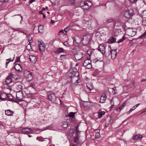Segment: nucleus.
Here are the masks:
<instances>
[{
	"mask_svg": "<svg viewBox=\"0 0 146 146\" xmlns=\"http://www.w3.org/2000/svg\"><path fill=\"white\" fill-rule=\"evenodd\" d=\"M78 47H76L74 48L72 50V52L75 56V59L76 60H81L83 57V55L80 52H77L76 51V50Z\"/></svg>",
	"mask_w": 146,
	"mask_h": 146,
	"instance_id": "nucleus-1",
	"label": "nucleus"
},
{
	"mask_svg": "<svg viewBox=\"0 0 146 146\" xmlns=\"http://www.w3.org/2000/svg\"><path fill=\"white\" fill-rule=\"evenodd\" d=\"M92 38V36L90 35H86L84 36L82 40V42L83 44L87 45L91 41Z\"/></svg>",
	"mask_w": 146,
	"mask_h": 146,
	"instance_id": "nucleus-2",
	"label": "nucleus"
},
{
	"mask_svg": "<svg viewBox=\"0 0 146 146\" xmlns=\"http://www.w3.org/2000/svg\"><path fill=\"white\" fill-rule=\"evenodd\" d=\"M24 75L28 82L31 81L33 79L32 73L30 71L25 70L24 72Z\"/></svg>",
	"mask_w": 146,
	"mask_h": 146,
	"instance_id": "nucleus-3",
	"label": "nucleus"
},
{
	"mask_svg": "<svg viewBox=\"0 0 146 146\" xmlns=\"http://www.w3.org/2000/svg\"><path fill=\"white\" fill-rule=\"evenodd\" d=\"M48 99L53 102H55L58 99V98L54 94L51 92L48 93Z\"/></svg>",
	"mask_w": 146,
	"mask_h": 146,
	"instance_id": "nucleus-4",
	"label": "nucleus"
},
{
	"mask_svg": "<svg viewBox=\"0 0 146 146\" xmlns=\"http://www.w3.org/2000/svg\"><path fill=\"white\" fill-rule=\"evenodd\" d=\"M10 101L13 102H19L15 99H13V98L15 96L16 92L15 91L11 89L10 87Z\"/></svg>",
	"mask_w": 146,
	"mask_h": 146,
	"instance_id": "nucleus-5",
	"label": "nucleus"
},
{
	"mask_svg": "<svg viewBox=\"0 0 146 146\" xmlns=\"http://www.w3.org/2000/svg\"><path fill=\"white\" fill-rule=\"evenodd\" d=\"M134 13L133 10L131 9L125 11L124 13V17L126 18H129L133 15Z\"/></svg>",
	"mask_w": 146,
	"mask_h": 146,
	"instance_id": "nucleus-6",
	"label": "nucleus"
},
{
	"mask_svg": "<svg viewBox=\"0 0 146 146\" xmlns=\"http://www.w3.org/2000/svg\"><path fill=\"white\" fill-rule=\"evenodd\" d=\"M16 96L17 101L19 100V102L23 101V98L24 97L23 93L22 91H19L17 92L16 94Z\"/></svg>",
	"mask_w": 146,
	"mask_h": 146,
	"instance_id": "nucleus-7",
	"label": "nucleus"
},
{
	"mask_svg": "<svg viewBox=\"0 0 146 146\" xmlns=\"http://www.w3.org/2000/svg\"><path fill=\"white\" fill-rule=\"evenodd\" d=\"M126 33L127 35L131 36H133L136 33V31L130 28H128L126 30Z\"/></svg>",
	"mask_w": 146,
	"mask_h": 146,
	"instance_id": "nucleus-8",
	"label": "nucleus"
},
{
	"mask_svg": "<svg viewBox=\"0 0 146 146\" xmlns=\"http://www.w3.org/2000/svg\"><path fill=\"white\" fill-rule=\"evenodd\" d=\"M116 50H110V51L108 52L107 55H108L109 56L110 55L111 58L113 59L116 57V56L117 53Z\"/></svg>",
	"mask_w": 146,
	"mask_h": 146,
	"instance_id": "nucleus-9",
	"label": "nucleus"
},
{
	"mask_svg": "<svg viewBox=\"0 0 146 146\" xmlns=\"http://www.w3.org/2000/svg\"><path fill=\"white\" fill-rule=\"evenodd\" d=\"M9 76H7L5 81L4 82L3 86V88L5 89L9 88Z\"/></svg>",
	"mask_w": 146,
	"mask_h": 146,
	"instance_id": "nucleus-10",
	"label": "nucleus"
},
{
	"mask_svg": "<svg viewBox=\"0 0 146 146\" xmlns=\"http://www.w3.org/2000/svg\"><path fill=\"white\" fill-rule=\"evenodd\" d=\"M38 43L39 50L41 52H43L45 50V44L41 42H38Z\"/></svg>",
	"mask_w": 146,
	"mask_h": 146,
	"instance_id": "nucleus-11",
	"label": "nucleus"
},
{
	"mask_svg": "<svg viewBox=\"0 0 146 146\" xmlns=\"http://www.w3.org/2000/svg\"><path fill=\"white\" fill-rule=\"evenodd\" d=\"M32 130L31 128L28 127H25L22 129V132L23 134H28L32 133Z\"/></svg>",
	"mask_w": 146,
	"mask_h": 146,
	"instance_id": "nucleus-12",
	"label": "nucleus"
},
{
	"mask_svg": "<svg viewBox=\"0 0 146 146\" xmlns=\"http://www.w3.org/2000/svg\"><path fill=\"white\" fill-rule=\"evenodd\" d=\"M84 6H83V9L86 10L88 9L92 5V3L90 2L86 1H85L84 4Z\"/></svg>",
	"mask_w": 146,
	"mask_h": 146,
	"instance_id": "nucleus-13",
	"label": "nucleus"
},
{
	"mask_svg": "<svg viewBox=\"0 0 146 146\" xmlns=\"http://www.w3.org/2000/svg\"><path fill=\"white\" fill-rule=\"evenodd\" d=\"M105 48L102 44L100 45L99 46L98 50L99 51L101 52V53L104 54L105 52Z\"/></svg>",
	"mask_w": 146,
	"mask_h": 146,
	"instance_id": "nucleus-14",
	"label": "nucleus"
},
{
	"mask_svg": "<svg viewBox=\"0 0 146 146\" xmlns=\"http://www.w3.org/2000/svg\"><path fill=\"white\" fill-rule=\"evenodd\" d=\"M9 94H6L5 93H2L0 94V100H5V99L9 96Z\"/></svg>",
	"mask_w": 146,
	"mask_h": 146,
	"instance_id": "nucleus-15",
	"label": "nucleus"
},
{
	"mask_svg": "<svg viewBox=\"0 0 146 146\" xmlns=\"http://www.w3.org/2000/svg\"><path fill=\"white\" fill-rule=\"evenodd\" d=\"M10 83L14 82L15 80L17 79L15 78V76H16L13 73L10 74Z\"/></svg>",
	"mask_w": 146,
	"mask_h": 146,
	"instance_id": "nucleus-16",
	"label": "nucleus"
},
{
	"mask_svg": "<svg viewBox=\"0 0 146 146\" xmlns=\"http://www.w3.org/2000/svg\"><path fill=\"white\" fill-rule=\"evenodd\" d=\"M29 58L32 63H35L36 61V58L35 56L30 55L29 56Z\"/></svg>",
	"mask_w": 146,
	"mask_h": 146,
	"instance_id": "nucleus-17",
	"label": "nucleus"
},
{
	"mask_svg": "<svg viewBox=\"0 0 146 146\" xmlns=\"http://www.w3.org/2000/svg\"><path fill=\"white\" fill-rule=\"evenodd\" d=\"M15 70L19 72H21L22 71V67L20 64H16L15 66Z\"/></svg>",
	"mask_w": 146,
	"mask_h": 146,
	"instance_id": "nucleus-18",
	"label": "nucleus"
},
{
	"mask_svg": "<svg viewBox=\"0 0 146 146\" xmlns=\"http://www.w3.org/2000/svg\"><path fill=\"white\" fill-rule=\"evenodd\" d=\"M143 137L142 135L139 134L137 135H133L132 137V139L133 140H136L141 139Z\"/></svg>",
	"mask_w": 146,
	"mask_h": 146,
	"instance_id": "nucleus-19",
	"label": "nucleus"
},
{
	"mask_svg": "<svg viewBox=\"0 0 146 146\" xmlns=\"http://www.w3.org/2000/svg\"><path fill=\"white\" fill-rule=\"evenodd\" d=\"M107 98L106 95L105 94L104 96H102L100 100V102L101 103H104L105 101Z\"/></svg>",
	"mask_w": 146,
	"mask_h": 146,
	"instance_id": "nucleus-20",
	"label": "nucleus"
},
{
	"mask_svg": "<svg viewBox=\"0 0 146 146\" xmlns=\"http://www.w3.org/2000/svg\"><path fill=\"white\" fill-rule=\"evenodd\" d=\"M74 129H71L68 132V134L70 137H72L74 135Z\"/></svg>",
	"mask_w": 146,
	"mask_h": 146,
	"instance_id": "nucleus-21",
	"label": "nucleus"
},
{
	"mask_svg": "<svg viewBox=\"0 0 146 146\" xmlns=\"http://www.w3.org/2000/svg\"><path fill=\"white\" fill-rule=\"evenodd\" d=\"M28 41L29 42V43L27 46V48L29 46L31 47V44L33 42V37L31 35H29L28 36Z\"/></svg>",
	"mask_w": 146,
	"mask_h": 146,
	"instance_id": "nucleus-22",
	"label": "nucleus"
},
{
	"mask_svg": "<svg viewBox=\"0 0 146 146\" xmlns=\"http://www.w3.org/2000/svg\"><path fill=\"white\" fill-rule=\"evenodd\" d=\"M116 40V38L113 37H112L110 38L108 41V42L110 43H112L115 42Z\"/></svg>",
	"mask_w": 146,
	"mask_h": 146,
	"instance_id": "nucleus-23",
	"label": "nucleus"
},
{
	"mask_svg": "<svg viewBox=\"0 0 146 146\" xmlns=\"http://www.w3.org/2000/svg\"><path fill=\"white\" fill-rule=\"evenodd\" d=\"M64 52V49L61 48H59L55 51V53H61Z\"/></svg>",
	"mask_w": 146,
	"mask_h": 146,
	"instance_id": "nucleus-24",
	"label": "nucleus"
},
{
	"mask_svg": "<svg viewBox=\"0 0 146 146\" xmlns=\"http://www.w3.org/2000/svg\"><path fill=\"white\" fill-rule=\"evenodd\" d=\"M44 27L42 25H40L38 28V31L39 33H43Z\"/></svg>",
	"mask_w": 146,
	"mask_h": 146,
	"instance_id": "nucleus-25",
	"label": "nucleus"
},
{
	"mask_svg": "<svg viewBox=\"0 0 146 146\" xmlns=\"http://www.w3.org/2000/svg\"><path fill=\"white\" fill-rule=\"evenodd\" d=\"M121 32L120 29H117L116 30L114 33V35L116 36H117L118 35L120 34Z\"/></svg>",
	"mask_w": 146,
	"mask_h": 146,
	"instance_id": "nucleus-26",
	"label": "nucleus"
},
{
	"mask_svg": "<svg viewBox=\"0 0 146 146\" xmlns=\"http://www.w3.org/2000/svg\"><path fill=\"white\" fill-rule=\"evenodd\" d=\"M105 112L104 111H101L100 112H99L98 113V117L99 118H100L102 117V116L104 115Z\"/></svg>",
	"mask_w": 146,
	"mask_h": 146,
	"instance_id": "nucleus-27",
	"label": "nucleus"
},
{
	"mask_svg": "<svg viewBox=\"0 0 146 146\" xmlns=\"http://www.w3.org/2000/svg\"><path fill=\"white\" fill-rule=\"evenodd\" d=\"M71 74L72 75V76H75L76 77H77L79 76V73L78 72H71Z\"/></svg>",
	"mask_w": 146,
	"mask_h": 146,
	"instance_id": "nucleus-28",
	"label": "nucleus"
},
{
	"mask_svg": "<svg viewBox=\"0 0 146 146\" xmlns=\"http://www.w3.org/2000/svg\"><path fill=\"white\" fill-rule=\"evenodd\" d=\"M80 137L79 135H77V136H76L74 139V142L76 143L77 141L78 140L79 138Z\"/></svg>",
	"mask_w": 146,
	"mask_h": 146,
	"instance_id": "nucleus-29",
	"label": "nucleus"
},
{
	"mask_svg": "<svg viewBox=\"0 0 146 146\" xmlns=\"http://www.w3.org/2000/svg\"><path fill=\"white\" fill-rule=\"evenodd\" d=\"M78 127H79V125H76L75 127V131H76V135H78V133L80 132V131H79L78 130Z\"/></svg>",
	"mask_w": 146,
	"mask_h": 146,
	"instance_id": "nucleus-30",
	"label": "nucleus"
},
{
	"mask_svg": "<svg viewBox=\"0 0 146 146\" xmlns=\"http://www.w3.org/2000/svg\"><path fill=\"white\" fill-rule=\"evenodd\" d=\"M125 38H126L125 37V36H123L121 38L119 39V41H117L116 42H117V43H119L121 42H123Z\"/></svg>",
	"mask_w": 146,
	"mask_h": 146,
	"instance_id": "nucleus-31",
	"label": "nucleus"
},
{
	"mask_svg": "<svg viewBox=\"0 0 146 146\" xmlns=\"http://www.w3.org/2000/svg\"><path fill=\"white\" fill-rule=\"evenodd\" d=\"M77 40H76V39L75 38H73V44L75 45H76V44H79L80 42V41L79 42L78 41H77Z\"/></svg>",
	"mask_w": 146,
	"mask_h": 146,
	"instance_id": "nucleus-32",
	"label": "nucleus"
},
{
	"mask_svg": "<svg viewBox=\"0 0 146 146\" xmlns=\"http://www.w3.org/2000/svg\"><path fill=\"white\" fill-rule=\"evenodd\" d=\"M87 87L88 89L90 91H91L94 89V87L93 86L90 85L88 84L87 86Z\"/></svg>",
	"mask_w": 146,
	"mask_h": 146,
	"instance_id": "nucleus-33",
	"label": "nucleus"
},
{
	"mask_svg": "<svg viewBox=\"0 0 146 146\" xmlns=\"http://www.w3.org/2000/svg\"><path fill=\"white\" fill-rule=\"evenodd\" d=\"M98 130H96V134L95 136L97 138H99L100 137V133Z\"/></svg>",
	"mask_w": 146,
	"mask_h": 146,
	"instance_id": "nucleus-34",
	"label": "nucleus"
},
{
	"mask_svg": "<svg viewBox=\"0 0 146 146\" xmlns=\"http://www.w3.org/2000/svg\"><path fill=\"white\" fill-rule=\"evenodd\" d=\"M146 37V31L139 36V38H143Z\"/></svg>",
	"mask_w": 146,
	"mask_h": 146,
	"instance_id": "nucleus-35",
	"label": "nucleus"
},
{
	"mask_svg": "<svg viewBox=\"0 0 146 146\" xmlns=\"http://www.w3.org/2000/svg\"><path fill=\"white\" fill-rule=\"evenodd\" d=\"M62 127L64 128H66L68 127V123L66 122H64L63 123Z\"/></svg>",
	"mask_w": 146,
	"mask_h": 146,
	"instance_id": "nucleus-36",
	"label": "nucleus"
},
{
	"mask_svg": "<svg viewBox=\"0 0 146 146\" xmlns=\"http://www.w3.org/2000/svg\"><path fill=\"white\" fill-rule=\"evenodd\" d=\"M86 67L88 69L91 68L92 67V66L91 63H88V65Z\"/></svg>",
	"mask_w": 146,
	"mask_h": 146,
	"instance_id": "nucleus-37",
	"label": "nucleus"
},
{
	"mask_svg": "<svg viewBox=\"0 0 146 146\" xmlns=\"http://www.w3.org/2000/svg\"><path fill=\"white\" fill-rule=\"evenodd\" d=\"M113 20L112 19H108L107 20L106 23L107 24H109L110 23H112L113 22Z\"/></svg>",
	"mask_w": 146,
	"mask_h": 146,
	"instance_id": "nucleus-38",
	"label": "nucleus"
},
{
	"mask_svg": "<svg viewBox=\"0 0 146 146\" xmlns=\"http://www.w3.org/2000/svg\"><path fill=\"white\" fill-rule=\"evenodd\" d=\"M13 30L15 31H17L18 32H21L23 33L24 34V32L22 31H21L20 30V28H18V29H13Z\"/></svg>",
	"mask_w": 146,
	"mask_h": 146,
	"instance_id": "nucleus-39",
	"label": "nucleus"
},
{
	"mask_svg": "<svg viewBox=\"0 0 146 146\" xmlns=\"http://www.w3.org/2000/svg\"><path fill=\"white\" fill-rule=\"evenodd\" d=\"M60 58L61 60L66 59V54L61 55Z\"/></svg>",
	"mask_w": 146,
	"mask_h": 146,
	"instance_id": "nucleus-40",
	"label": "nucleus"
},
{
	"mask_svg": "<svg viewBox=\"0 0 146 146\" xmlns=\"http://www.w3.org/2000/svg\"><path fill=\"white\" fill-rule=\"evenodd\" d=\"M36 139L39 141H43V139L41 137H38L36 138Z\"/></svg>",
	"mask_w": 146,
	"mask_h": 146,
	"instance_id": "nucleus-41",
	"label": "nucleus"
},
{
	"mask_svg": "<svg viewBox=\"0 0 146 146\" xmlns=\"http://www.w3.org/2000/svg\"><path fill=\"white\" fill-rule=\"evenodd\" d=\"M142 16L143 18H146V10L143 11Z\"/></svg>",
	"mask_w": 146,
	"mask_h": 146,
	"instance_id": "nucleus-42",
	"label": "nucleus"
},
{
	"mask_svg": "<svg viewBox=\"0 0 146 146\" xmlns=\"http://www.w3.org/2000/svg\"><path fill=\"white\" fill-rule=\"evenodd\" d=\"M71 29V27L70 26H68L66 27L64 29V30L66 31H68Z\"/></svg>",
	"mask_w": 146,
	"mask_h": 146,
	"instance_id": "nucleus-43",
	"label": "nucleus"
},
{
	"mask_svg": "<svg viewBox=\"0 0 146 146\" xmlns=\"http://www.w3.org/2000/svg\"><path fill=\"white\" fill-rule=\"evenodd\" d=\"M88 60H87L85 61V62L83 64V66H84L86 67L87 66V65H88V63H89L88 62Z\"/></svg>",
	"mask_w": 146,
	"mask_h": 146,
	"instance_id": "nucleus-44",
	"label": "nucleus"
},
{
	"mask_svg": "<svg viewBox=\"0 0 146 146\" xmlns=\"http://www.w3.org/2000/svg\"><path fill=\"white\" fill-rule=\"evenodd\" d=\"M101 60L100 59H97V58H96V59L94 60H93V61L94 63H96L98 61H102V60Z\"/></svg>",
	"mask_w": 146,
	"mask_h": 146,
	"instance_id": "nucleus-45",
	"label": "nucleus"
},
{
	"mask_svg": "<svg viewBox=\"0 0 146 146\" xmlns=\"http://www.w3.org/2000/svg\"><path fill=\"white\" fill-rule=\"evenodd\" d=\"M75 113L74 112H70V113L69 116L70 117H73L74 116Z\"/></svg>",
	"mask_w": 146,
	"mask_h": 146,
	"instance_id": "nucleus-46",
	"label": "nucleus"
},
{
	"mask_svg": "<svg viewBox=\"0 0 146 146\" xmlns=\"http://www.w3.org/2000/svg\"><path fill=\"white\" fill-rule=\"evenodd\" d=\"M5 114L7 116H9V110H7L5 111Z\"/></svg>",
	"mask_w": 146,
	"mask_h": 146,
	"instance_id": "nucleus-47",
	"label": "nucleus"
},
{
	"mask_svg": "<svg viewBox=\"0 0 146 146\" xmlns=\"http://www.w3.org/2000/svg\"><path fill=\"white\" fill-rule=\"evenodd\" d=\"M63 44L66 46H68L69 44L66 41L63 43Z\"/></svg>",
	"mask_w": 146,
	"mask_h": 146,
	"instance_id": "nucleus-48",
	"label": "nucleus"
},
{
	"mask_svg": "<svg viewBox=\"0 0 146 146\" xmlns=\"http://www.w3.org/2000/svg\"><path fill=\"white\" fill-rule=\"evenodd\" d=\"M85 3V1H82L80 3V5L82 7V8L83 9V6H84V4Z\"/></svg>",
	"mask_w": 146,
	"mask_h": 146,
	"instance_id": "nucleus-49",
	"label": "nucleus"
},
{
	"mask_svg": "<svg viewBox=\"0 0 146 146\" xmlns=\"http://www.w3.org/2000/svg\"><path fill=\"white\" fill-rule=\"evenodd\" d=\"M70 3L72 5H74V4L75 1L74 0H70Z\"/></svg>",
	"mask_w": 146,
	"mask_h": 146,
	"instance_id": "nucleus-50",
	"label": "nucleus"
},
{
	"mask_svg": "<svg viewBox=\"0 0 146 146\" xmlns=\"http://www.w3.org/2000/svg\"><path fill=\"white\" fill-rule=\"evenodd\" d=\"M87 53L88 54V55H89L90 56L92 54V52L90 50H88L87 51Z\"/></svg>",
	"mask_w": 146,
	"mask_h": 146,
	"instance_id": "nucleus-51",
	"label": "nucleus"
},
{
	"mask_svg": "<svg viewBox=\"0 0 146 146\" xmlns=\"http://www.w3.org/2000/svg\"><path fill=\"white\" fill-rule=\"evenodd\" d=\"M134 109L133 108L130 109L127 112V114H129Z\"/></svg>",
	"mask_w": 146,
	"mask_h": 146,
	"instance_id": "nucleus-52",
	"label": "nucleus"
},
{
	"mask_svg": "<svg viewBox=\"0 0 146 146\" xmlns=\"http://www.w3.org/2000/svg\"><path fill=\"white\" fill-rule=\"evenodd\" d=\"M14 113V111L10 110V116H12Z\"/></svg>",
	"mask_w": 146,
	"mask_h": 146,
	"instance_id": "nucleus-53",
	"label": "nucleus"
},
{
	"mask_svg": "<svg viewBox=\"0 0 146 146\" xmlns=\"http://www.w3.org/2000/svg\"><path fill=\"white\" fill-rule=\"evenodd\" d=\"M72 72H78L77 69L76 68H74L72 71Z\"/></svg>",
	"mask_w": 146,
	"mask_h": 146,
	"instance_id": "nucleus-54",
	"label": "nucleus"
},
{
	"mask_svg": "<svg viewBox=\"0 0 146 146\" xmlns=\"http://www.w3.org/2000/svg\"><path fill=\"white\" fill-rule=\"evenodd\" d=\"M122 108H121V107L120 106L117 109V110L118 111H121L122 109Z\"/></svg>",
	"mask_w": 146,
	"mask_h": 146,
	"instance_id": "nucleus-55",
	"label": "nucleus"
},
{
	"mask_svg": "<svg viewBox=\"0 0 146 146\" xmlns=\"http://www.w3.org/2000/svg\"><path fill=\"white\" fill-rule=\"evenodd\" d=\"M131 3H135L136 2L137 0H129Z\"/></svg>",
	"mask_w": 146,
	"mask_h": 146,
	"instance_id": "nucleus-56",
	"label": "nucleus"
},
{
	"mask_svg": "<svg viewBox=\"0 0 146 146\" xmlns=\"http://www.w3.org/2000/svg\"><path fill=\"white\" fill-rule=\"evenodd\" d=\"M9 0H0V2H6L8 1Z\"/></svg>",
	"mask_w": 146,
	"mask_h": 146,
	"instance_id": "nucleus-57",
	"label": "nucleus"
},
{
	"mask_svg": "<svg viewBox=\"0 0 146 146\" xmlns=\"http://www.w3.org/2000/svg\"><path fill=\"white\" fill-rule=\"evenodd\" d=\"M125 102H124V103L122 104L120 106V107H121V108H122V109L125 106Z\"/></svg>",
	"mask_w": 146,
	"mask_h": 146,
	"instance_id": "nucleus-58",
	"label": "nucleus"
},
{
	"mask_svg": "<svg viewBox=\"0 0 146 146\" xmlns=\"http://www.w3.org/2000/svg\"><path fill=\"white\" fill-rule=\"evenodd\" d=\"M9 61H7L6 62V65H5L6 68L7 67L8 64H9Z\"/></svg>",
	"mask_w": 146,
	"mask_h": 146,
	"instance_id": "nucleus-59",
	"label": "nucleus"
},
{
	"mask_svg": "<svg viewBox=\"0 0 146 146\" xmlns=\"http://www.w3.org/2000/svg\"><path fill=\"white\" fill-rule=\"evenodd\" d=\"M67 31H65L64 30L63 31V33L64 35H66Z\"/></svg>",
	"mask_w": 146,
	"mask_h": 146,
	"instance_id": "nucleus-60",
	"label": "nucleus"
},
{
	"mask_svg": "<svg viewBox=\"0 0 146 146\" xmlns=\"http://www.w3.org/2000/svg\"><path fill=\"white\" fill-rule=\"evenodd\" d=\"M48 129L46 127H44L43 128V130H40V131H42L44 130H46Z\"/></svg>",
	"mask_w": 146,
	"mask_h": 146,
	"instance_id": "nucleus-61",
	"label": "nucleus"
},
{
	"mask_svg": "<svg viewBox=\"0 0 146 146\" xmlns=\"http://www.w3.org/2000/svg\"><path fill=\"white\" fill-rule=\"evenodd\" d=\"M80 82V80L79 79H78L76 80V83H78Z\"/></svg>",
	"mask_w": 146,
	"mask_h": 146,
	"instance_id": "nucleus-62",
	"label": "nucleus"
},
{
	"mask_svg": "<svg viewBox=\"0 0 146 146\" xmlns=\"http://www.w3.org/2000/svg\"><path fill=\"white\" fill-rule=\"evenodd\" d=\"M39 13L40 14H43V13L42 12V11H39Z\"/></svg>",
	"mask_w": 146,
	"mask_h": 146,
	"instance_id": "nucleus-63",
	"label": "nucleus"
},
{
	"mask_svg": "<svg viewBox=\"0 0 146 146\" xmlns=\"http://www.w3.org/2000/svg\"><path fill=\"white\" fill-rule=\"evenodd\" d=\"M55 23L54 21L52 20L51 21V23L52 24H54Z\"/></svg>",
	"mask_w": 146,
	"mask_h": 146,
	"instance_id": "nucleus-64",
	"label": "nucleus"
}]
</instances>
